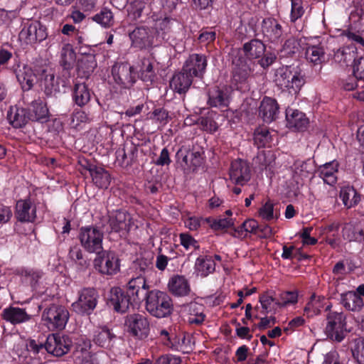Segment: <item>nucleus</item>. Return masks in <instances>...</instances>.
Returning <instances> with one entry per match:
<instances>
[{"instance_id":"1","label":"nucleus","mask_w":364,"mask_h":364,"mask_svg":"<svg viewBox=\"0 0 364 364\" xmlns=\"http://www.w3.org/2000/svg\"><path fill=\"white\" fill-rule=\"evenodd\" d=\"M145 307L151 316L165 318L171 314L173 305L166 292L154 289L145 293Z\"/></svg>"},{"instance_id":"2","label":"nucleus","mask_w":364,"mask_h":364,"mask_svg":"<svg viewBox=\"0 0 364 364\" xmlns=\"http://www.w3.org/2000/svg\"><path fill=\"white\" fill-rule=\"evenodd\" d=\"M274 80L279 87L287 89L291 94H296L305 83L301 70L293 65L277 68Z\"/></svg>"},{"instance_id":"3","label":"nucleus","mask_w":364,"mask_h":364,"mask_svg":"<svg viewBox=\"0 0 364 364\" xmlns=\"http://www.w3.org/2000/svg\"><path fill=\"white\" fill-rule=\"evenodd\" d=\"M69 319V312L63 306L52 304L42 314V321L50 331L63 329Z\"/></svg>"},{"instance_id":"4","label":"nucleus","mask_w":364,"mask_h":364,"mask_svg":"<svg viewBox=\"0 0 364 364\" xmlns=\"http://www.w3.org/2000/svg\"><path fill=\"white\" fill-rule=\"evenodd\" d=\"M103 232L93 226L80 228L79 239L82 247L90 253L99 255L103 250Z\"/></svg>"},{"instance_id":"5","label":"nucleus","mask_w":364,"mask_h":364,"mask_svg":"<svg viewBox=\"0 0 364 364\" xmlns=\"http://www.w3.org/2000/svg\"><path fill=\"white\" fill-rule=\"evenodd\" d=\"M46 36V28L39 21L27 20L22 24L18 39L23 44L32 45L43 41Z\"/></svg>"},{"instance_id":"6","label":"nucleus","mask_w":364,"mask_h":364,"mask_svg":"<svg viewBox=\"0 0 364 364\" xmlns=\"http://www.w3.org/2000/svg\"><path fill=\"white\" fill-rule=\"evenodd\" d=\"M346 316L343 312L330 311L326 316L325 333L332 341L341 342L345 337Z\"/></svg>"},{"instance_id":"7","label":"nucleus","mask_w":364,"mask_h":364,"mask_svg":"<svg viewBox=\"0 0 364 364\" xmlns=\"http://www.w3.org/2000/svg\"><path fill=\"white\" fill-rule=\"evenodd\" d=\"M99 295L94 288H83L78 292V299L72 306L73 310L80 314L90 315L95 309Z\"/></svg>"},{"instance_id":"8","label":"nucleus","mask_w":364,"mask_h":364,"mask_svg":"<svg viewBox=\"0 0 364 364\" xmlns=\"http://www.w3.org/2000/svg\"><path fill=\"white\" fill-rule=\"evenodd\" d=\"M94 267L102 274L113 275L119 271V259L113 252L102 251L93 262Z\"/></svg>"},{"instance_id":"9","label":"nucleus","mask_w":364,"mask_h":364,"mask_svg":"<svg viewBox=\"0 0 364 364\" xmlns=\"http://www.w3.org/2000/svg\"><path fill=\"white\" fill-rule=\"evenodd\" d=\"M114 82L123 88L130 87L136 81L134 67L128 63H117L112 68Z\"/></svg>"},{"instance_id":"10","label":"nucleus","mask_w":364,"mask_h":364,"mask_svg":"<svg viewBox=\"0 0 364 364\" xmlns=\"http://www.w3.org/2000/svg\"><path fill=\"white\" fill-rule=\"evenodd\" d=\"M132 46L139 49H146L156 46L154 30L149 28L141 26L136 28L129 33Z\"/></svg>"},{"instance_id":"11","label":"nucleus","mask_w":364,"mask_h":364,"mask_svg":"<svg viewBox=\"0 0 364 364\" xmlns=\"http://www.w3.org/2000/svg\"><path fill=\"white\" fill-rule=\"evenodd\" d=\"M71 344L72 342L68 337L53 333L47 337L45 348L48 353L60 357L70 350Z\"/></svg>"},{"instance_id":"12","label":"nucleus","mask_w":364,"mask_h":364,"mask_svg":"<svg viewBox=\"0 0 364 364\" xmlns=\"http://www.w3.org/2000/svg\"><path fill=\"white\" fill-rule=\"evenodd\" d=\"M232 89L228 86L214 87L208 92V105L212 107L227 108L231 100Z\"/></svg>"},{"instance_id":"13","label":"nucleus","mask_w":364,"mask_h":364,"mask_svg":"<svg viewBox=\"0 0 364 364\" xmlns=\"http://www.w3.org/2000/svg\"><path fill=\"white\" fill-rule=\"evenodd\" d=\"M229 176L231 181L240 186H244L250 179V168L248 163L237 159L232 161Z\"/></svg>"},{"instance_id":"14","label":"nucleus","mask_w":364,"mask_h":364,"mask_svg":"<svg viewBox=\"0 0 364 364\" xmlns=\"http://www.w3.org/2000/svg\"><path fill=\"white\" fill-rule=\"evenodd\" d=\"M108 223L110 232H119L124 235L130 229L132 218L126 211L117 210L109 216Z\"/></svg>"},{"instance_id":"15","label":"nucleus","mask_w":364,"mask_h":364,"mask_svg":"<svg viewBox=\"0 0 364 364\" xmlns=\"http://www.w3.org/2000/svg\"><path fill=\"white\" fill-rule=\"evenodd\" d=\"M132 298L119 287H113L110 290L109 304L119 313H125L132 305Z\"/></svg>"},{"instance_id":"16","label":"nucleus","mask_w":364,"mask_h":364,"mask_svg":"<svg viewBox=\"0 0 364 364\" xmlns=\"http://www.w3.org/2000/svg\"><path fill=\"white\" fill-rule=\"evenodd\" d=\"M207 67V59L205 55L194 53L186 60L183 70L193 77H202Z\"/></svg>"},{"instance_id":"17","label":"nucleus","mask_w":364,"mask_h":364,"mask_svg":"<svg viewBox=\"0 0 364 364\" xmlns=\"http://www.w3.org/2000/svg\"><path fill=\"white\" fill-rule=\"evenodd\" d=\"M16 77L23 91L30 90L36 82L37 75L32 68L23 64L15 70Z\"/></svg>"},{"instance_id":"18","label":"nucleus","mask_w":364,"mask_h":364,"mask_svg":"<svg viewBox=\"0 0 364 364\" xmlns=\"http://www.w3.org/2000/svg\"><path fill=\"white\" fill-rule=\"evenodd\" d=\"M126 323L130 332L135 336H146L149 330L147 319L141 314H132L127 317Z\"/></svg>"},{"instance_id":"19","label":"nucleus","mask_w":364,"mask_h":364,"mask_svg":"<svg viewBox=\"0 0 364 364\" xmlns=\"http://www.w3.org/2000/svg\"><path fill=\"white\" fill-rule=\"evenodd\" d=\"M261 31L264 37L270 42H277L283 34L282 25L274 18H264Z\"/></svg>"},{"instance_id":"20","label":"nucleus","mask_w":364,"mask_h":364,"mask_svg":"<svg viewBox=\"0 0 364 364\" xmlns=\"http://www.w3.org/2000/svg\"><path fill=\"white\" fill-rule=\"evenodd\" d=\"M149 287L147 285L146 278L141 274L132 277L127 284V294L132 296L133 301H139L141 297L145 295L144 292L149 289Z\"/></svg>"},{"instance_id":"21","label":"nucleus","mask_w":364,"mask_h":364,"mask_svg":"<svg viewBox=\"0 0 364 364\" xmlns=\"http://www.w3.org/2000/svg\"><path fill=\"white\" fill-rule=\"evenodd\" d=\"M279 113V105L277 101L271 97H265L260 103L259 114L267 123L275 120Z\"/></svg>"},{"instance_id":"22","label":"nucleus","mask_w":364,"mask_h":364,"mask_svg":"<svg viewBox=\"0 0 364 364\" xmlns=\"http://www.w3.org/2000/svg\"><path fill=\"white\" fill-rule=\"evenodd\" d=\"M331 306V304L324 296L314 294L304 308V314L308 317H313L319 314L322 309L329 311Z\"/></svg>"},{"instance_id":"23","label":"nucleus","mask_w":364,"mask_h":364,"mask_svg":"<svg viewBox=\"0 0 364 364\" xmlns=\"http://www.w3.org/2000/svg\"><path fill=\"white\" fill-rule=\"evenodd\" d=\"M193 82V75L186 73L184 70L176 73L170 81V87L178 94L186 93Z\"/></svg>"},{"instance_id":"24","label":"nucleus","mask_w":364,"mask_h":364,"mask_svg":"<svg viewBox=\"0 0 364 364\" xmlns=\"http://www.w3.org/2000/svg\"><path fill=\"white\" fill-rule=\"evenodd\" d=\"M338 172V163L336 161H332L320 166L317 170L318 176L323 179V182L329 186H333L337 183Z\"/></svg>"},{"instance_id":"25","label":"nucleus","mask_w":364,"mask_h":364,"mask_svg":"<svg viewBox=\"0 0 364 364\" xmlns=\"http://www.w3.org/2000/svg\"><path fill=\"white\" fill-rule=\"evenodd\" d=\"M88 170L93 183L100 188H107L111 182V176L107 171L94 164H89Z\"/></svg>"},{"instance_id":"26","label":"nucleus","mask_w":364,"mask_h":364,"mask_svg":"<svg viewBox=\"0 0 364 364\" xmlns=\"http://www.w3.org/2000/svg\"><path fill=\"white\" fill-rule=\"evenodd\" d=\"M2 318L12 324H19L29 321L31 316L24 309L10 306L3 310Z\"/></svg>"},{"instance_id":"27","label":"nucleus","mask_w":364,"mask_h":364,"mask_svg":"<svg viewBox=\"0 0 364 364\" xmlns=\"http://www.w3.org/2000/svg\"><path fill=\"white\" fill-rule=\"evenodd\" d=\"M168 288L169 291L176 296H187L191 291L188 280L180 275L173 276L169 279Z\"/></svg>"},{"instance_id":"28","label":"nucleus","mask_w":364,"mask_h":364,"mask_svg":"<svg viewBox=\"0 0 364 364\" xmlns=\"http://www.w3.org/2000/svg\"><path fill=\"white\" fill-rule=\"evenodd\" d=\"M41 86L47 96L55 95L60 92L59 83L51 70H41Z\"/></svg>"},{"instance_id":"29","label":"nucleus","mask_w":364,"mask_h":364,"mask_svg":"<svg viewBox=\"0 0 364 364\" xmlns=\"http://www.w3.org/2000/svg\"><path fill=\"white\" fill-rule=\"evenodd\" d=\"M7 119L14 128L25 126L30 120L28 111L22 107L12 106L7 112Z\"/></svg>"},{"instance_id":"30","label":"nucleus","mask_w":364,"mask_h":364,"mask_svg":"<svg viewBox=\"0 0 364 364\" xmlns=\"http://www.w3.org/2000/svg\"><path fill=\"white\" fill-rule=\"evenodd\" d=\"M286 119L288 127L297 130H303L309 124V119L304 113L291 108H288L286 111Z\"/></svg>"},{"instance_id":"31","label":"nucleus","mask_w":364,"mask_h":364,"mask_svg":"<svg viewBox=\"0 0 364 364\" xmlns=\"http://www.w3.org/2000/svg\"><path fill=\"white\" fill-rule=\"evenodd\" d=\"M233 64V80L237 83L245 82L252 72L250 65L242 58L235 60Z\"/></svg>"},{"instance_id":"32","label":"nucleus","mask_w":364,"mask_h":364,"mask_svg":"<svg viewBox=\"0 0 364 364\" xmlns=\"http://www.w3.org/2000/svg\"><path fill=\"white\" fill-rule=\"evenodd\" d=\"M16 215L21 222H33L36 218V207L29 200H18L16 203Z\"/></svg>"},{"instance_id":"33","label":"nucleus","mask_w":364,"mask_h":364,"mask_svg":"<svg viewBox=\"0 0 364 364\" xmlns=\"http://www.w3.org/2000/svg\"><path fill=\"white\" fill-rule=\"evenodd\" d=\"M305 58L314 66H321L325 62V50L321 45L308 46L305 50Z\"/></svg>"},{"instance_id":"34","label":"nucleus","mask_w":364,"mask_h":364,"mask_svg":"<svg viewBox=\"0 0 364 364\" xmlns=\"http://www.w3.org/2000/svg\"><path fill=\"white\" fill-rule=\"evenodd\" d=\"M115 335L107 328H102L95 332L94 343L104 348L110 349L113 347Z\"/></svg>"},{"instance_id":"35","label":"nucleus","mask_w":364,"mask_h":364,"mask_svg":"<svg viewBox=\"0 0 364 364\" xmlns=\"http://www.w3.org/2000/svg\"><path fill=\"white\" fill-rule=\"evenodd\" d=\"M28 114L31 121H44L48 117V109L42 100H38L31 103Z\"/></svg>"},{"instance_id":"36","label":"nucleus","mask_w":364,"mask_h":364,"mask_svg":"<svg viewBox=\"0 0 364 364\" xmlns=\"http://www.w3.org/2000/svg\"><path fill=\"white\" fill-rule=\"evenodd\" d=\"M339 197L346 208H351L355 206L360 200V196L357 191L350 186L341 188Z\"/></svg>"},{"instance_id":"37","label":"nucleus","mask_w":364,"mask_h":364,"mask_svg":"<svg viewBox=\"0 0 364 364\" xmlns=\"http://www.w3.org/2000/svg\"><path fill=\"white\" fill-rule=\"evenodd\" d=\"M341 302L348 310L359 311L363 306V300L355 291H348L341 294Z\"/></svg>"},{"instance_id":"38","label":"nucleus","mask_w":364,"mask_h":364,"mask_svg":"<svg viewBox=\"0 0 364 364\" xmlns=\"http://www.w3.org/2000/svg\"><path fill=\"white\" fill-rule=\"evenodd\" d=\"M265 49L264 44L258 39H253L243 46L245 54L249 59L260 58L264 55Z\"/></svg>"},{"instance_id":"39","label":"nucleus","mask_w":364,"mask_h":364,"mask_svg":"<svg viewBox=\"0 0 364 364\" xmlns=\"http://www.w3.org/2000/svg\"><path fill=\"white\" fill-rule=\"evenodd\" d=\"M195 269L198 275L205 277L215 271V263L211 257H198L196 261Z\"/></svg>"},{"instance_id":"40","label":"nucleus","mask_w":364,"mask_h":364,"mask_svg":"<svg viewBox=\"0 0 364 364\" xmlns=\"http://www.w3.org/2000/svg\"><path fill=\"white\" fill-rule=\"evenodd\" d=\"M73 100L80 107L85 105L90 100V92L84 82H77L74 87Z\"/></svg>"},{"instance_id":"41","label":"nucleus","mask_w":364,"mask_h":364,"mask_svg":"<svg viewBox=\"0 0 364 364\" xmlns=\"http://www.w3.org/2000/svg\"><path fill=\"white\" fill-rule=\"evenodd\" d=\"M356 48L350 46L343 47L338 49L334 53V60L342 65H348L353 60L355 61Z\"/></svg>"},{"instance_id":"42","label":"nucleus","mask_w":364,"mask_h":364,"mask_svg":"<svg viewBox=\"0 0 364 364\" xmlns=\"http://www.w3.org/2000/svg\"><path fill=\"white\" fill-rule=\"evenodd\" d=\"M170 21L171 20L168 18L158 20L155 23L154 28H151L154 30L156 43L159 44L166 38V36L171 28Z\"/></svg>"},{"instance_id":"43","label":"nucleus","mask_w":364,"mask_h":364,"mask_svg":"<svg viewBox=\"0 0 364 364\" xmlns=\"http://www.w3.org/2000/svg\"><path fill=\"white\" fill-rule=\"evenodd\" d=\"M92 20L105 28H109L114 24V16L111 10L102 9L100 12L92 16Z\"/></svg>"},{"instance_id":"44","label":"nucleus","mask_w":364,"mask_h":364,"mask_svg":"<svg viewBox=\"0 0 364 364\" xmlns=\"http://www.w3.org/2000/svg\"><path fill=\"white\" fill-rule=\"evenodd\" d=\"M133 268L139 273V275L141 274L144 278L154 271L151 261L146 258H139L134 261Z\"/></svg>"},{"instance_id":"45","label":"nucleus","mask_w":364,"mask_h":364,"mask_svg":"<svg viewBox=\"0 0 364 364\" xmlns=\"http://www.w3.org/2000/svg\"><path fill=\"white\" fill-rule=\"evenodd\" d=\"M156 75L153 70L152 63L148 59H144L142 61V66L140 70V77L145 82H149L151 84Z\"/></svg>"},{"instance_id":"46","label":"nucleus","mask_w":364,"mask_h":364,"mask_svg":"<svg viewBox=\"0 0 364 364\" xmlns=\"http://www.w3.org/2000/svg\"><path fill=\"white\" fill-rule=\"evenodd\" d=\"M261 168L272 171L275 164V157L271 151H262L257 156Z\"/></svg>"},{"instance_id":"47","label":"nucleus","mask_w":364,"mask_h":364,"mask_svg":"<svg viewBox=\"0 0 364 364\" xmlns=\"http://www.w3.org/2000/svg\"><path fill=\"white\" fill-rule=\"evenodd\" d=\"M254 141L258 148L268 146L271 141L269 131L264 128L257 129L255 132Z\"/></svg>"},{"instance_id":"48","label":"nucleus","mask_w":364,"mask_h":364,"mask_svg":"<svg viewBox=\"0 0 364 364\" xmlns=\"http://www.w3.org/2000/svg\"><path fill=\"white\" fill-rule=\"evenodd\" d=\"M342 235L345 240L352 241V240H363V232L356 231L355 228L349 223L345 224L343 230Z\"/></svg>"},{"instance_id":"49","label":"nucleus","mask_w":364,"mask_h":364,"mask_svg":"<svg viewBox=\"0 0 364 364\" xmlns=\"http://www.w3.org/2000/svg\"><path fill=\"white\" fill-rule=\"evenodd\" d=\"M180 243L186 250H198L200 246L196 240L188 233H181L179 235Z\"/></svg>"},{"instance_id":"50","label":"nucleus","mask_w":364,"mask_h":364,"mask_svg":"<svg viewBox=\"0 0 364 364\" xmlns=\"http://www.w3.org/2000/svg\"><path fill=\"white\" fill-rule=\"evenodd\" d=\"M299 50V44L297 40L294 37H291L286 40L281 52L283 53V55L287 56L295 54Z\"/></svg>"},{"instance_id":"51","label":"nucleus","mask_w":364,"mask_h":364,"mask_svg":"<svg viewBox=\"0 0 364 364\" xmlns=\"http://www.w3.org/2000/svg\"><path fill=\"white\" fill-rule=\"evenodd\" d=\"M352 353L358 364H364V338H359L355 341Z\"/></svg>"},{"instance_id":"52","label":"nucleus","mask_w":364,"mask_h":364,"mask_svg":"<svg viewBox=\"0 0 364 364\" xmlns=\"http://www.w3.org/2000/svg\"><path fill=\"white\" fill-rule=\"evenodd\" d=\"M298 296L294 291H284L279 296V299L276 301V305L279 306H286L288 304H295L297 302Z\"/></svg>"},{"instance_id":"53","label":"nucleus","mask_w":364,"mask_h":364,"mask_svg":"<svg viewBox=\"0 0 364 364\" xmlns=\"http://www.w3.org/2000/svg\"><path fill=\"white\" fill-rule=\"evenodd\" d=\"M277 300L269 292H266L259 296V302L264 313L271 311L272 310V304L274 303L276 304Z\"/></svg>"},{"instance_id":"54","label":"nucleus","mask_w":364,"mask_h":364,"mask_svg":"<svg viewBox=\"0 0 364 364\" xmlns=\"http://www.w3.org/2000/svg\"><path fill=\"white\" fill-rule=\"evenodd\" d=\"M291 20L295 21L301 18L304 13L302 6L301 0H291Z\"/></svg>"},{"instance_id":"55","label":"nucleus","mask_w":364,"mask_h":364,"mask_svg":"<svg viewBox=\"0 0 364 364\" xmlns=\"http://www.w3.org/2000/svg\"><path fill=\"white\" fill-rule=\"evenodd\" d=\"M348 41H352L354 43L353 48H364V38L358 33L353 31H347L344 33Z\"/></svg>"},{"instance_id":"56","label":"nucleus","mask_w":364,"mask_h":364,"mask_svg":"<svg viewBox=\"0 0 364 364\" xmlns=\"http://www.w3.org/2000/svg\"><path fill=\"white\" fill-rule=\"evenodd\" d=\"M176 158L178 162L183 163L186 166H191L189 149L186 147H181L176 152Z\"/></svg>"},{"instance_id":"57","label":"nucleus","mask_w":364,"mask_h":364,"mask_svg":"<svg viewBox=\"0 0 364 364\" xmlns=\"http://www.w3.org/2000/svg\"><path fill=\"white\" fill-rule=\"evenodd\" d=\"M21 276L24 277L27 282H29L31 285H33L41 277V273L38 271L33 269H22Z\"/></svg>"},{"instance_id":"58","label":"nucleus","mask_w":364,"mask_h":364,"mask_svg":"<svg viewBox=\"0 0 364 364\" xmlns=\"http://www.w3.org/2000/svg\"><path fill=\"white\" fill-rule=\"evenodd\" d=\"M259 215L266 220H270L274 218V207L272 203L267 202L259 211Z\"/></svg>"},{"instance_id":"59","label":"nucleus","mask_w":364,"mask_h":364,"mask_svg":"<svg viewBox=\"0 0 364 364\" xmlns=\"http://www.w3.org/2000/svg\"><path fill=\"white\" fill-rule=\"evenodd\" d=\"M353 75L357 79L364 80V56L355 60Z\"/></svg>"},{"instance_id":"60","label":"nucleus","mask_w":364,"mask_h":364,"mask_svg":"<svg viewBox=\"0 0 364 364\" xmlns=\"http://www.w3.org/2000/svg\"><path fill=\"white\" fill-rule=\"evenodd\" d=\"M198 123L200 125L203 130L207 132H215L216 126L215 122L208 117H201L198 119Z\"/></svg>"},{"instance_id":"61","label":"nucleus","mask_w":364,"mask_h":364,"mask_svg":"<svg viewBox=\"0 0 364 364\" xmlns=\"http://www.w3.org/2000/svg\"><path fill=\"white\" fill-rule=\"evenodd\" d=\"M233 225V222L231 218H220L215 220L210 224V227L213 230H223Z\"/></svg>"},{"instance_id":"62","label":"nucleus","mask_w":364,"mask_h":364,"mask_svg":"<svg viewBox=\"0 0 364 364\" xmlns=\"http://www.w3.org/2000/svg\"><path fill=\"white\" fill-rule=\"evenodd\" d=\"M168 112L164 108L155 109L151 115V118L162 124H166L168 119Z\"/></svg>"},{"instance_id":"63","label":"nucleus","mask_w":364,"mask_h":364,"mask_svg":"<svg viewBox=\"0 0 364 364\" xmlns=\"http://www.w3.org/2000/svg\"><path fill=\"white\" fill-rule=\"evenodd\" d=\"M339 223H332L331 224L326 225L323 228L322 233L326 235L327 237H337L338 235Z\"/></svg>"},{"instance_id":"64","label":"nucleus","mask_w":364,"mask_h":364,"mask_svg":"<svg viewBox=\"0 0 364 364\" xmlns=\"http://www.w3.org/2000/svg\"><path fill=\"white\" fill-rule=\"evenodd\" d=\"M205 314L203 311H197L196 314H189L187 317V322L189 324L200 325L205 320Z\"/></svg>"}]
</instances>
